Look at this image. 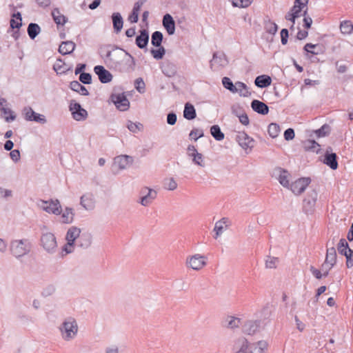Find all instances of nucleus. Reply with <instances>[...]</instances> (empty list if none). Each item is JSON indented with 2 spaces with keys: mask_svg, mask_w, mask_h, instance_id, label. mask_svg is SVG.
<instances>
[{
  "mask_svg": "<svg viewBox=\"0 0 353 353\" xmlns=\"http://www.w3.org/2000/svg\"><path fill=\"white\" fill-rule=\"evenodd\" d=\"M234 348L236 350V353H254L253 350H256L255 345H249L248 340L244 337H241L235 341Z\"/></svg>",
  "mask_w": 353,
  "mask_h": 353,
  "instance_id": "11",
  "label": "nucleus"
},
{
  "mask_svg": "<svg viewBox=\"0 0 353 353\" xmlns=\"http://www.w3.org/2000/svg\"><path fill=\"white\" fill-rule=\"evenodd\" d=\"M224 323L225 327L234 329L235 327H238L241 325V319L234 316H228Z\"/></svg>",
  "mask_w": 353,
  "mask_h": 353,
  "instance_id": "39",
  "label": "nucleus"
},
{
  "mask_svg": "<svg viewBox=\"0 0 353 353\" xmlns=\"http://www.w3.org/2000/svg\"><path fill=\"white\" fill-rule=\"evenodd\" d=\"M162 24L169 35H173L175 32V21L171 14H165L162 20Z\"/></svg>",
  "mask_w": 353,
  "mask_h": 353,
  "instance_id": "20",
  "label": "nucleus"
},
{
  "mask_svg": "<svg viewBox=\"0 0 353 353\" xmlns=\"http://www.w3.org/2000/svg\"><path fill=\"white\" fill-rule=\"evenodd\" d=\"M23 112L25 115V119L29 121H35L41 124H45L47 122L46 118L43 114L35 112L31 107H25Z\"/></svg>",
  "mask_w": 353,
  "mask_h": 353,
  "instance_id": "10",
  "label": "nucleus"
},
{
  "mask_svg": "<svg viewBox=\"0 0 353 353\" xmlns=\"http://www.w3.org/2000/svg\"><path fill=\"white\" fill-rule=\"evenodd\" d=\"M318 193L315 190L307 192L303 201V210L306 214H312L314 211Z\"/></svg>",
  "mask_w": 353,
  "mask_h": 353,
  "instance_id": "5",
  "label": "nucleus"
},
{
  "mask_svg": "<svg viewBox=\"0 0 353 353\" xmlns=\"http://www.w3.org/2000/svg\"><path fill=\"white\" fill-rule=\"evenodd\" d=\"M210 133L216 141H222L225 137L218 125H214L210 128Z\"/></svg>",
  "mask_w": 353,
  "mask_h": 353,
  "instance_id": "44",
  "label": "nucleus"
},
{
  "mask_svg": "<svg viewBox=\"0 0 353 353\" xmlns=\"http://www.w3.org/2000/svg\"><path fill=\"white\" fill-rule=\"evenodd\" d=\"M32 248V244L28 239H16L10 242V252L17 259L28 254Z\"/></svg>",
  "mask_w": 353,
  "mask_h": 353,
  "instance_id": "1",
  "label": "nucleus"
},
{
  "mask_svg": "<svg viewBox=\"0 0 353 353\" xmlns=\"http://www.w3.org/2000/svg\"><path fill=\"white\" fill-rule=\"evenodd\" d=\"M189 157L192 158V162L200 167H205L204 157L201 153H190Z\"/></svg>",
  "mask_w": 353,
  "mask_h": 353,
  "instance_id": "40",
  "label": "nucleus"
},
{
  "mask_svg": "<svg viewBox=\"0 0 353 353\" xmlns=\"http://www.w3.org/2000/svg\"><path fill=\"white\" fill-rule=\"evenodd\" d=\"M39 205L48 213L56 215L61 214V206L57 199H51L49 201L41 200Z\"/></svg>",
  "mask_w": 353,
  "mask_h": 353,
  "instance_id": "6",
  "label": "nucleus"
},
{
  "mask_svg": "<svg viewBox=\"0 0 353 353\" xmlns=\"http://www.w3.org/2000/svg\"><path fill=\"white\" fill-rule=\"evenodd\" d=\"M158 49H153L152 48L150 50V53L152 54V57L157 59L160 60L163 59V56L165 54V49L163 46H161L158 47Z\"/></svg>",
  "mask_w": 353,
  "mask_h": 353,
  "instance_id": "50",
  "label": "nucleus"
},
{
  "mask_svg": "<svg viewBox=\"0 0 353 353\" xmlns=\"http://www.w3.org/2000/svg\"><path fill=\"white\" fill-rule=\"evenodd\" d=\"M81 234L80 228L76 226H72L67 231L65 239L69 242V245H75Z\"/></svg>",
  "mask_w": 353,
  "mask_h": 353,
  "instance_id": "22",
  "label": "nucleus"
},
{
  "mask_svg": "<svg viewBox=\"0 0 353 353\" xmlns=\"http://www.w3.org/2000/svg\"><path fill=\"white\" fill-rule=\"evenodd\" d=\"M232 113L239 117V121L241 122V124H243L244 125H248L249 124L250 120H249V118H248V116L247 115V114L243 113V114H241L239 113H235L234 107L232 108Z\"/></svg>",
  "mask_w": 353,
  "mask_h": 353,
  "instance_id": "56",
  "label": "nucleus"
},
{
  "mask_svg": "<svg viewBox=\"0 0 353 353\" xmlns=\"http://www.w3.org/2000/svg\"><path fill=\"white\" fill-rule=\"evenodd\" d=\"M41 245L48 253H54L57 248V243L54 234L51 232L43 233L41 236Z\"/></svg>",
  "mask_w": 353,
  "mask_h": 353,
  "instance_id": "4",
  "label": "nucleus"
},
{
  "mask_svg": "<svg viewBox=\"0 0 353 353\" xmlns=\"http://www.w3.org/2000/svg\"><path fill=\"white\" fill-rule=\"evenodd\" d=\"M236 141L239 145L244 150L252 148L254 147V139L249 137L245 132H239L236 137Z\"/></svg>",
  "mask_w": 353,
  "mask_h": 353,
  "instance_id": "14",
  "label": "nucleus"
},
{
  "mask_svg": "<svg viewBox=\"0 0 353 353\" xmlns=\"http://www.w3.org/2000/svg\"><path fill=\"white\" fill-rule=\"evenodd\" d=\"M331 132V127L327 124H323L319 129L314 131L317 138L328 136Z\"/></svg>",
  "mask_w": 353,
  "mask_h": 353,
  "instance_id": "41",
  "label": "nucleus"
},
{
  "mask_svg": "<svg viewBox=\"0 0 353 353\" xmlns=\"http://www.w3.org/2000/svg\"><path fill=\"white\" fill-rule=\"evenodd\" d=\"M225 223V219L223 218L221 221L216 222L214 225V230L216 232L215 239H217L223 233V223Z\"/></svg>",
  "mask_w": 353,
  "mask_h": 353,
  "instance_id": "59",
  "label": "nucleus"
},
{
  "mask_svg": "<svg viewBox=\"0 0 353 353\" xmlns=\"http://www.w3.org/2000/svg\"><path fill=\"white\" fill-rule=\"evenodd\" d=\"M204 136V133L203 130L194 128L191 130L189 134V137L191 139H194V141H197L199 138H201Z\"/></svg>",
  "mask_w": 353,
  "mask_h": 353,
  "instance_id": "57",
  "label": "nucleus"
},
{
  "mask_svg": "<svg viewBox=\"0 0 353 353\" xmlns=\"http://www.w3.org/2000/svg\"><path fill=\"white\" fill-rule=\"evenodd\" d=\"M311 182V179L310 177H303L300 178L294 182L290 184L289 188L292 191V192L296 195L301 194L306 188L309 185Z\"/></svg>",
  "mask_w": 353,
  "mask_h": 353,
  "instance_id": "9",
  "label": "nucleus"
},
{
  "mask_svg": "<svg viewBox=\"0 0 353 353\" xmlns=\"http://www.w3.org/2000/svg\"><path fill=\"white\" fill-rule=\"evenodd\" d=\"M260 325L261 321L249 320L245 321L243 325L242 330L245 334L252 335L259 330Z\"/></svg>",
  "mask_w": 353,
  "mask_h": 353,
  "instance_id": "18",
  "label": "nucleus"
},
{
  "mask_svg": "<svg viewBox=\"0 0 353 353\" xmlns=\"http://www.w3.org/2000/svg\"><path fill=\"white\" fill-rule=\"evenodd\" d=\"M222 84L225 89L230 90L232 93L239 92V89L236 86V84L234 85L229 77H224L222 79Z\"/></svg>",
  "mask_w": 353,
  "mask_h": 353,
  "instance_id": "43",
  "label": "nucleus"
},
{
  "mask_svg": "<svg viewBox=\"0 0 353 353\" xmlns=\"http://www.w3.org/2000/svg\"><path fill=\"white\" fill-rule=\"evenodd\" d=\"M65 63L61 59H57V62L53 65V69L57 74L65 73L67 69L65 68Z\"/></svg>",
  "mask_w": 353,
  "mask_h": 353,
  "instance_id": "52",
  "label": "nucleus"
},
{
  "mask_svg": "<svg viewBox=\"0 0 353 353\" xmlns=\"http://www.w3.org/2000/svg\"><path fill=\"white\" fill-rule=\"evenodd\" d=\"M135 88L139 93H143L145 92V85L142 78H138L134 82Z\"/></svg>",
  "mask_w": 353,
  "mask_h": 353,
  "instance_id": "61",
  "label": "nucleus"
},
{
  "mask_svg": "<svg viewBox=\"0 0 353 353\" xmlns=\"http://www.w3.org/2000/svg\"><path fill=\"white\" fill-rule=\"evenodd\" d=\"M183 117L187 120H192L196 118V110L192 104L186 103L183 110Z\"/></svg>",
  "mask_w": 353,
  "mask_h": 353,
  "instance_id": "35",
  "label": "nucleus"
},
{
  "mask_svg": "<svg viewBox=\"0 0 353 353\" xmlns=\"http://www.w3.org/2000/svg\"><path fill=\"white\" fill-rule=\"evenodd\" d=\"M92 240V236L90 232H82L79 236V239L76 241L75 245L83 249H87L91 245Z\"/></svg>",
  "mask_w": 353,
  "mask_h": 353,
  "instance_id": "19",
  "label": "nucleus"
},
{
  "mask_svg": "<svg viewBox=\"0 0 353 353\" xmlns=\"http://www.w3.org/2000/svg\"><path fill=\"white\" fill-rule=\"evenodd\" d=\"M111 18L112 21L114 31L118 34L121 31L123 26V17L119 12H114L112 13Z\"/></svg>",
  "mask_w": 353,
  "mask_h": 353,
  "instance_id": "27",
  "label": "nucleus"
},
{
  "mask_svg": "<svg viewBox=\"0 0 353 353\" xmlns=\"http://www.w3.org/2000/svg\"><path fill=\"white\" fill-rule=\"evenodd\" d=\"M163 35L160 31H155L152 34L151 43L154 47H159L161 46Z\"/></svg>",
  "mask_w": 353,
  "mask_h": 353,
  "instance_id": "42",
  "label": "nucleus"
},
{
  "mask_svg": "<svg viewBox=\"0 0 353 353\" xmlns=\"http://www.w3.org/2000/svg\"><path fill=\"white\" fill-rule=\"evenodd\" d=\"M125 50L116 48L115 50L108 51L105 56V61L111 68L119 70L121 63L124 61V57H126Z\"/></svg>",
  "mask_w": 353,
  "mask_h": 353,
  "instance_id": "3",
  "label": "nucleus"
},
{
  "mask_svg": "<svg viewBox=\"0 0 353 353\" xmlns=\"http://www.w3.org/2000/svg\"><path fill=\"white\" fill-rule=\"evenodd\" d=\"M323 263L334 266L336 263V252L335 248H327L325 259Z\"/></svg>",
  "mask_w": 353,
  "mask_h": 353,
  "instance_id": "34",
  "label": "nucleus"
},
{
  "mask_svg": "<svg viewBox=\"0 0 353 353\" xmlns=\"http://www.w3.org/2000/svg\"><path fill=\"white\" fill-rule=\"evenodd\" d=\"M239 1L232 2V6L234 7L247 8L252 3L253 0H239Z\"/></svg>",
  "mask_w": 353,
  "mask_h": 353,
  "instance_id": "63",
  "label": "nucleus"
},
{
  "mask_svg": "<svg viewBox=\"0 0 353 353\" xmlns=\"http://www.w3.org/2000/svg\"><path fill=\"white\" fill-rule=\"evenodd\" d=\"M69 108L74 120L79 121H84L87 119L88 112L74 100L70 101Z\"/></svg>",
  "mask_w": 353,
  "mask_h": 353,
  "instance_id": "7",
  "label": "nucleus"
},
{
  "mask_svg": "<svg viewBox=\"0 0 353 353\" xmlns=\"http://www.w3.org/2000/svg\"><path fill=\"white\" fill-rule=\"evenodd\" d=\"M210 63L211 68H212L213 66L216 64L223 67L228 63V61L226 59L225 55L223 53L214 52Z\"/></svg>",
  "mask_w": 353,
  "mask_h": 353,
  "instance_id": "28",
  "label": "nucleus"
},
{
  "mask_svg": "<svg viewBox=\"0 0 353 353\" xmlns=\"http://www.w3.org/2000/svg\"><path fill=\"white\" fill-rule=\"evenodd\" d=\"M236 86L239 89V93L241 96L247 97L251 95V92L248 91V88L245 83L237 81L236 82Z\"/></svg>",
  "mask_w": 353,
  "mask_h": 353,
  "instance_id": "48",
  "label": "nucleus"
},
{
  "mask_svg": "<svg viewBox=\"0 0 353 353\" xmlns=\"http://www.w3.org/2000/svg\"><path fill=\"white\" fill-rule=\"evenodd\" d=\"M126 57H124V61L121 63L119 68L120 72H131L134 70L135 60L134 58L128 52H125Z\"/></svg>",
  "mask_w": 353,
  "mask_h": 353,
  "instance_id": "16",
  "label": "nucleus"
},
{
  "mask_svg": "<svg viewBox=\"0 0 353 353\" xmlns=\"http://www.w3.org/2000/svg\"><path fill=\"white\" fill-rule=\"evenodd\" d=\"M248 345H255V347H256V350H253V352L254 353H263V350L264 349L267 348V347H268V343L265 341H260L257 343H250L248 342Z\"/></svg>",
  "mask_w": 353,
  "mask_h": 353,
  "instance_id": "58",
  "label": "nucleus"
},
{
  "mask_svg": "<svg viewBox=\"0 0 353 353\" xmlns=\"http://www.w3.org/2000/svg\"><path fill=\"white\" fill-rule=\"evenodd\" d=\"M265 28L269 34H275L278 30V26L270 19L265 21Z\"/></svg>",
  "mask_w": 353,
  "mask_h": 353,
  "instance_id": "51",
  "label": "nucleus"
},
{
  "mask_svg": "<svg viewBox=\"0 0 353 353\" xmlns=\"http://www.w3.org/2000/svg\"><path fill=\"white\" fill-rule=\"evenodd\" d=\"M344 256L346 258L347 267L348 268L353 267V250L350 249Z\"/></svg>",
  "mask_w": 353,
  "mask_h": 353,
  "instance_id": "64",
  "label": "nucleus"
},
{
  "mask_svg": "<svg viewBox=\"0 0 353 353\" xmlns=\"http://www.w3.org/2000/svg\"><path fill=\"white\" fill-rule=\"evenodd\" d=\"M272 83V79L270 76L262 74L256 77L254 84L258 88H264L268 87Z\"/></svg>",
  "mask_w": 353,
  "mask_h": 353,
  "instance_id": "31",
  "label": "nucleus"
},
{
  "mask_svg": "<svg viewBox=\"0 0 353 353\" xmlns=\"http://www.w3.org/2000/svg\"><path fill=\"white\" fill-rule=\"evenodd\" d=\"M1 111L4 115H8L5 117L6 121L11 122L16 119V115L14 114V112L10 109L7 108H2L1 109Z\"/></svg>",
  "mask_w": 353,
  "mask_h": 353,
  "instance_id": "53",
  "label": "nucleus"
},
{
  "mask_svg": "<svg viewBox=\"0 0 353 353\" xmlns=\"http://www.w3.org/2000/svg\"><path fill=\"white\" fill-rule=\"evenodd\" d=\"M308 0H295L294 5L291 8L290 12L292 14V17L296 19L301 17V12L307 6Z\"/></svg>",
  "mask_w": 353,
  "mask_h": 353,
  "instance_id": "24",
  "label": "nucleus"
},
{
  "mask_svg": "<svg viewBox=\"0 0 353 353\" xmlns=\"http://www.w3.org/2000/svg\"><path fill=\"white\" fill-rule=\"evenodd\" d=\"M304 147L306 150L315 152L317 154L321 150V145L314 140H308L305 143Z\"/></svg>",
  "mask_w": 353,
  "mask_h": 353,
  "instance_id": "45",
  "label": "nucleus"
},
{
  "mask_svg": "<svg viewBox=\"0 0 353 353\" xmlns=\"http://www.w3.org/2000/svg\"><path fill=\"white\" fill-rule=\"evenodd\" d=\"M337 250L339 253L343 256L350 250L348 243L345 239H340L337 245Z\"/></svg>",
  "mask_w": 353,
  "mask_h": 353,
  "instance_id": "47",
  "label": "nucleus"
},
{
  "mask_svg": "<svg viewBox=\"0 0 353 353\" xmlns=\"http://www.w3.org/2000/svg\"><path fill=\"white\" fill-rule=\"evenodd\" d=\"M28 34L31 39H34L40 33L41 28L35 23H30L28 26Z\"/></svg>",
  "mask_w": 353,
  "mask_h": 353,
  "instance_id": "38",
  "label": "nucleus"
},
{
  "mask_svg": "<svg viewBox=\"0 0 353 353\" xmlns=\"http://www.w3.org/2000/svg\"><path fill=\"white\" fill-rule=\"evenodd\" d=\"M56 291V288L54 285H48L46 288H43L41 295L43 297H48L52 295Z\"/></svg>",
  "mask_w": 353,
  "mask_h": 353,
  "instance_id": "60",
  "label": "nucleus"
},
{
  "mask_svg": "<svg viewBox=\"0 0 353 353\" xmlns=\"http://www.w3.org/2000/svg\"><path fill=\"white\" fill-rule=\"evenodd\" d=\"M274 174L278 175L277 179L279 183L285 188H289L290 183L288 177L290 176L289 172L281 168H277L274 170Z\"/></svg>",
  "mask_w": 353,
  "mask_h": 353,
  "instance_id": "21",
  "label": "nucleus"
},
{
  "mask_svg": "<svg viewBox=\"0 0 353 353\" xmlns=\"http://www.w3.org/2000/svg\"><path fill=\"white\" fill-rule=\"evenodd\" d=\"M133 162V158L128 155H120L114 159V165L118 167L119 170L127 168Z\"/></svg>",
  "mask_w": 353,
  "mask_h": 353,
  "instance_id": "17",
  "label": "nucleus"
},
{
  "mask_svg": "<svg viewBox=\"0 0 353 353\" xmlns=\"http://www.w3.org/2000/svg\"><path fill=\"white\" fill-rule=\"evenodd\" d=\"M51 14L54 21L57 26H63L68 21V18L65 15L61 14L59 8H54Z\"/></svg>",
  "mask_w": 353,
  "mask_h": 353,
  "instance_id": "32",
  "label": "nucleus"
},
{
  "mask_svg": "<svg viewBox=\"0 0 353 353\" xmlns=\"http://www.w3.org/2000/svg\"><path fill=\"white\" fill-rule=\"evenodd\" d=\"M59 330L62 339L69 341L75 338L78 332V325L74 318L66 319L60 325Z\"/></svg>",
  "mask_w": 353,
  "mask_h": 353,
  "instance_id": "2",
  "label": "nucleus"
},
{
  "mask_svg": "<svg viewBox=\"0 0 353 353\" xmlns=\"http://www.w3.org/2000/svg\"><path fill=\"white\" fill-rule=\"evenodd\" d=\"M205 257L201 254H194L187 259V266L194 270H199L206 265Z\"/></svg>",
  "mask_w": 353,
  "mask_h": 353,
  "instance_id": "12",
  "label": "nucleus"
},
{
  "mask_svg": "<svg viewBox=\"0 0 353 353\" xmlns=\"http://www.w3.org/2000/svg\"><path fill=\"white\" fill-rule=\"evenodd\" d=\"M110 99L117 108L120 111H125L130 107V101L124 93L112 94Z\"/></svg>",
  "mask_w": 353,
  "mask_h": 353,
  "instance_id": "8",
  "label": "nucleus"
},
{
  "mask_svg": "<svg viewBox=\"0 0 353 353\" xmlns=\"http://www.w3.org/2000/svg\"><path fill=\"white\" fill-rule=\"evenodd\" d=\"M76 44L72 41H62L59 48V52L63 54H71L75 49Z\"/></svg>",
  "mask_w": 353,
  "mask_h": 353,
  "instance_id": "29",
  "label": "nucleus"
},
{
  "mask_svg": "<svg viewBox=\"0 0 353 353\" xmlns=\"http://www.w3.org/2000/svg\"><path fill=\"white\" fill-rule=\"evenodd\" d=\"M94 199L91 193H87L82 195L80 198L81 205L86 210H92L94 208Z\"/></svg>",
  "mask_w": 353,
  "mask_h": 353,
  "instance_id": "23",
  "label": "nucleus"
},
{
  "mask_svg": "<svg viewBox=\"0 0 353 353\" xmlns=\"http://www.w3.org/2000/svg\"><path fill=\"white\" fill-rule=\"evenodd\" d=\"M337 159L338 157L336 154L332 152V148L331 147H327L324 154V159L323 160V163L329 166L332 170H336L339 165Z\"/></svg>",
  "mask_w": 353,
  "mask_h": 353,
  "instance_id": "13",
  "label": "nucleus"
},
{
  "mask_svg": "<svg viewBox=\"0 0 353 353\" xmlns=\"http://www.w3.org/2000/svg\"><path fill=\"white\" fill-rule=\"evenodd\" d=\"M280 130V126L277 123H272L268 125V132L269 135L272 138L277 137L279 136Z\"/></svg>",
  "mask_w": 353,
  "mask_h": 353,
  "instance_id": "49",
  "label": "nucleus"
},
{
  "mask_svg": "<svg viewBox=\"0 0 353 353\" xmlns=\"http://www.w3.org/2000/svg\"><path fill=\"white\" fill-rule=\"evenodd\" d=\"M79 81L83 84H90L92 83V75L88 72H82L79 75Z\"/></svg>",
  "mask_w": 353,
  "mask_h": 353,
  "instance_id": "62",
  "label": "nucleus"
},
{
  "mask_svg": "<svg viewBox=\"0 0 353 353\" xmlns=\"http://www.w3.org/2000/svg\"><path fill=\"white\" fill-rule=\"evenodd\" d=\"M279 261V258L277 257L268 256L265 260V268L270 269L276 268Z\"/></svg>",
  "mask_w": 353,
  "mask_h": 353,
  "instance_id": "54",
  "label": "nucleus"
},
{
  "mask_svg": "<svg viewBox=\"0 0 353 353\" xmlns=\"http://www.w3.org/2000/svg\"><path fill=\"white\" fill-rule=\"evenodd\" d=\"M70 88L72 90L77 92L81 95L83 96H88L89 92L86 89V88L81 85L79 81H72L70 82Z\"/></svg>",
  "mask_w": 353,
  "mask_h": 353,
  "instance_id": "36",
  "label": "nucleus"
},
{
  "mask_svg": "<svg viewBox=\"0 0 353 353\" xmlns=\"http://www.w3.org/2000/svg\"><path fill=\"white\" fill-rule=\"evenodd\" d=\"M340 30L343 34H350L353 31V24L350 21H344L341 23Z\"/></svg>",
  "mask_w": 353,
  "mask_h": 353,
  "instance_id": "46",
  "label": "nucleus"
},
{
  "mask_svg": "<svg viewBox=\"0 0 353 353\" xmlns=\"http://www.w3.org/2000/svg\"><path fill=\"white\" fill-rule=\"evenodd\" d=\"M74 210L72 208L66 207L61 214L63 223H71L74 220Z\"/></svg>",
  "mask_w": 353,
  "mask_h": 353,
  "instance_id": "37",
  "label": "nucleus"
},
{
  "mask_svg": "<svg viewBox=\"0 0 353 353\" xmlns=\"http://www.w3.org/2000/svg\"><path fill=\"white\" fill-rule=\"evenodd\" d=\"M139 33L136 37L135 43L141 49L146 48L149 41V32L143 29L139 31Z\"/></svg>",
  "mask_w": 353,
  "mask_h": 353,
  "instance_id": "25",
  "label": "nucleus"
},
{
  "mask_svg": "<svg viewBox=\"0 0 353 353\" xmlns=\"http://www.w3.org/2000/svg\"><path fill=\"white\" fill-rule=\"evenodd\" d=\"M127 128L130 132L136 133L143 128V125L140 123H133L132 121H129L128 122Z\"/></svg>",
  "mask_w": 353,
  "mask_h": 353,
  "instance_id": "55",
  "label": "nucleus"
},
{
  "mask_svg": "<svg viewBox=\"0 0 353 353\" xmlns=\"http://www.w3.org/2000/svg\"><path fill=\"white\" fill-rule=\"evenodd\" d=\"M162 72L168 77H172L176 73V65L171 62H165L161 66Z\"/></svg>",
  "mask_w": 353,
  "mask_h": 353,
  "instance_id": "33",
  "label": "nucleus"
},
{
  "mask_svg": "<svg viewBox=\"0 0 353 353\" xmlns=\"http://www.w3.org/2000/svg\"><path fill=\"white\" fill-rule=\"evenodd\" d=\"M251 108L254 112L262 115H266L269 112L268 105L257 99H254L251 102Z\"/></svg>",
  "mask_w": 353,
  "mask_h": 353,
  "instance_id": "26",
  "label": "nucleus"
},
{
  "mask_svg": "<svg viewBox=\"0 0 353 353\" xmlns=\"http://www.w3.org/2000/svg\"><path fill=\"white\" fill-rule=\"evenodd\" d=\"M157 196V191L151 188L150 190H148L146 194L142 196L140 198V203L143 206H148L152 203V201L156 199Z\"/></svg>",
  "mask_w": 353,
  "mask_h": 353,
  "instance_id": "30",
  "label": "nucleus"
},
{
  "mask_svg": "<svg viewBox=\"0 0 353 353\" xmlns=\"http://www.w3.org/2000/svg\"><path fill=\"white\" fill-rule=\"evenodd\" d=\"M94 72L102 83H110L112 79V74L102 65H96Z\"/></svg>",
  "mask_w": 353,
  "mask_h": 353,
  "instance_id": "15",
  "label": "nucleus"
}]
</instances>
